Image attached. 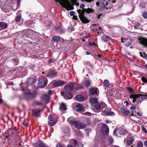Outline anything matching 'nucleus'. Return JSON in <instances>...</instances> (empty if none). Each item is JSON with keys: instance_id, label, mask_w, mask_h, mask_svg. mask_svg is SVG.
I'll list each match as a JSON object with an SVG mask.
<instances>
[{"instance_id": "1", "label": "nucleus", "mask_w": 147, "mask_h": 147, "mask_svg": "<svg viewBox=\"0 0 147 147\" xmlns=\"http://www.w3.org/2000/svg\"><path fill=\"white\" fill-rule=\"evenodd\" d=\"M77 11L79 14L80 19L82 22L84 23L89 22V21L87 18L84 16V14L85 12L88 14L92 13V10L91 9L89 8H88L87 9L83 8L82 10L79 9L77 10Z\"/></svg>"}, {"instance_id": "2", "label": "nucleus", "mask_w": 147, "mask_h": 147, "mask_svg": "<svg viewBox=\"0 0 147 147\" xmlns=\"http://www.w3.org/2000/svg\"><path fill=\"white\" fill-rule=\"evenodd\" d=\"M55 1L56 2H59L63 7L68 11L72 10L74 9L68 0H55Z\"/></svg>"}, {"instance_id": "3", "label": "nucleus", "mask_w": 147, "mask_h": 147, "mask_svg": "<svg viewBox=\"0 0 147 147\" xmlns=\"http://www.w3.org/2000/svg\"><path fill=\"white\" fill-rule=\"evenodd\" d=\"M140 95L139 94H131L130 95L129 98L133 99L132 102L133 103L136 102L137 104H138L142 102L141 100L140 99Z\"/></svg>"}, {"instance_id": "4", "label": "nucleus", "mask_w": 147, "mask_h": 147, "mask_svg": "<svg viewBox=\"0 0 147 147\" xmlns=\"http://www.w3.org/2000/svg\"><path fill=\"white\" fill-rule=\"evenodd\" d=\"M47 83V80L46 77H43L40 79L38 84V86L41 88L45 86Z\"/></svg>"}, {"instance_id": "5", "label": "nucleus", "mask_w": 147, "mask_h": 147, "mask_svg": "<svg viewBox=\"0 0 147 147\" xmlns=\"http://www.w3.org/2000/svg\"><path fill=\"white\" fill-rule=\"evenodd\" d=\"M48 124L49 125L53 126L56 123V119L55 117L51 115H50L48 117Z\"/></svg>"}, {"instance_id": "6", "label": "nucleus", "mask_w": 147, "mask_h": 147, "mask_svg": "<svg viewBox=\"0 0 147 147\" xmlns=\"http://www.w3.org/2000/svg\"><path fill=\"white\" fill-rule=\"evenodd\" d=\"M104 105L103 103H101L92 105L91 106V108L94 111L98 112L101 111V106L102 105Z\"/></svg>"}, {"instance_id": "7", "label": "nucleus", "mask_w": 147, "mask_h": 147, "mask_svg": "<svg viewBox=\"0 0 147 147\" xmlns=\"http://www.w3.org/2000/svg\"><path fill=\"white\" fill-rule=\"evenodd\" d=\"M101 131L103 135H107L109 131V128L108 126L105 123H102Z\"/></svg>"}, {"instance_id": "8", "label": "nucleus", "mask_w": 147, "mask_h": 147, "mask_svg": "<svg viewBox=\"0 0 147 147\" xmlns=\"http://www.w3.org/2000/svg\"><path fill=\"white\" fill-rule=\"evenodd\" d=\"M75 127L77 129H82L85 128L86 127V124L82 123L81 122L78 121H76L74 123V125Z\"/></svg>"}, {"instance_id": "9", "label": "nucleus", "mask_w": 147, "mask_h": 147, "mask_svg": "<svg viewBox=\"0 0 147 147\" xmlns=\"http://www.w3.org/2000/svg\"><path fill=\"white\" fill-rule=\"evenodd\" d=\"M139 43L145 47H147V38L139 37L138 38Z\"/></svg>"}, {"instance_id": "10", "label": "nucleus", "mask_w": 147, "mask_h": 147, "mask_svg": "<svg viewBox=\"0 0 147 147\" xmlns=\"http://www.w3.org/2000/svg\"><path fill=\"white\" fill-rule=\"evenodd\" d=\"M98 2L96 3L97 6H100L102 8L105 7V5H107V1L106 0H97Z\"/></svg>"}, {"instance_id": "11", "label": "nucleus", "mask_w": 147, "mask_h": 147, "mask_svg": "<svg viewBox=\"0 0 147 147\" xmlns=\"http://www.w3.org/2000/svg\"><path fill=\"white\" fill-rule=\"evenodd\" d=\"M75 84L71 83L65 86L64 88L68 91H72L74 88Z\"/></svg>"}, {"instance_id": "12", "label": "nucleus", "mask_w": 147, "mask_h": 147, "mask_svg": "<svg viewBox=\"0 0 147 147\" xmlns=\"http://www.w3.org/2000/svg\"><path fill=\"white\" fill-rule=\"evenodd\" d=\"M113 140L112 138L110 136H108L105 139V143L106 145H109L112 144Z\"/></svg>"}, {"instance_id": "13", "label": "nucleus", "mask_w": 147, "mask_h": 147, "mask_svg": "<svg viewBox=\"0 0 147 147\" xmlns=\"http://www.w3.org/2000/svg\"><path fill=\"white\" fill-rule=\"evenodd\" d=\"M65 84L64 82L63 81L59 80L54 82L53 84V86L57 87Z\"/></svg>"}, {"instance_id": "14", "label": "nucleus", "mask_w": 147, "mask_h": 147, "mask_svg": "<svg viewBox=\"0 0 147 147\" xmlns=\"http://www.w3.org/2000/svg\"><path fill=\"white\" fill-rule=\"evenodd\" d=\"M42 111L41 110H32V114L34 116L36 117H40V112Z\"/></svg>"}, {"instance_id": "15", "label": "nucleus", "mask_w": 147, "mask_h": 147, "mask_svg": "<svg viewBox=\"0 0 147 147\" xmlns=\"http://www.w3.org/2000/svg\"><path fill=\"white\" fill-rule=\"evenodd\" d=\"M57 73L53 70L51 71L47 75V76L50 78H53L57 76Z\"/></svg>"}, {"instance_id": "16", "label": "nucleus", "mask_w": 147, "mask_h": 147, "mask_svg": "<svg viewBox=\"0 0 147 147\" xmlns=\"http://www.w3.org/2000/svg\"><path fill=\"white\" fill-rule=\"evenodd\" d=\"M61 95L64 96L65 97H66L67 98L71 99L72 98V94L68 92H63L61 93Z\"/></svg>"}, {"instance_id": "17", "label": "nucleus", "mask_w": 147, "mask_h": 147, "mask_svg": "<svg viewBox=\"0 0 147 147\" xmlns=\"http://www.w3.org/2000/svg\"><path fill=\"white\" fill-rule=\"evenodd\" d=\"M121 42L123 43L125 45L127 46H129L132 43V41L130 39H126L124 41L121 40Z\"/></svg>"}, {"instance_id": "18", "label": "nucleus", "mask_w": 147, "mask_h": 147, "mask_svg": "<svg viewBox=\"0 0 147 147\" xmlns=\"http://www.w3.org/2000/svg\"><path fill=\"white\" fill-rule=\"evenodd\" d=\"M52 39L54 42H58L61 41L63 39L59 36H53Z\"/></svg>"}, {"instance_id": "19", "label": "nucleus", "mask_w": 147, "mask_h": 147, "mask_svg": "<svg viewBox=\"0 0 147 147\" xmlns=\"http://www.w3.org/2000/svg\"><path fill=\"white\" fill-rule=\"evenodd\" d=\"M97 88H92L89 90V93L92 95H94L97 93Z\"/></svg>"}, {"instance_id": "20", "label": "nucleus", "mask_w": 147, "mask_h": 147, "mask_svg": "<svg viewBox=\"0 0 147 147\" xmlns=\"http://www.w3.org/2000/svg\"><path fill=\"white\" fill-rule=\"evenodd\" d=\"M75 99L79 102H82L84 100V97L81 95H76V96Z\"/></svg>"}, {"instance_id": "21", "label": "nucleus", "mask_w": 147, "mask_h": 147, "mask_svg": "<svg viewBox=\"0 0 147 147\" xmlns=\"http://www.w3.org/2000/svg\"><path fill=\"white\" fill-rule=\"evenodd\" d=\"M71 141H73L75 147H76L77 145H78V147H83L82 144L80 142H77V141L76 140H71Z\"/></svg>"}, {"instance_id": "22", "label": "nucleus", "mask_w": 147, "mask_h": 147, "mask_svg": "<svg viewBox=\"0 0 147 147\" xmlns=\"http://www.w3.org/2000/svg\"><path fill=\"white\" fill-rule=\"evenodd\" d=\"M84 109L83 106L79 103L75 107L76 110L77 111H82Z\"/></svg>"}, {"instance_id": "23", "label": "nucleus", "mask_w": 147, "mask_h": 147, "mask_svg": "<svg viewBox=\"0 0 147 147\" xmlns=\"http://www.w3.org/2000/svg\"><path fill=\"white\" fill-rule=\"evenodd\" d=\"M121 110L122 112L124 115L127 116L129 114V110L126 108H125L123 107L121 108Z\"/></svg>"}, {"instance_id": "24", "label": "nucleus", "mask_w": 147, "mask_h": 147, "mask_svg": "<svg viewBox=\"0 0 147 147\" xmlns=\"http://www.w3.org/2000/svg\"><path fill=\"white\" fill-rule=\"evenodd\" d=\"M8 26L7 24L5 22H0V27L2 30H4L7 28Z\"/></svg>"}, {"instance_id": "25", "label": "nucleus", "mask_w": 147, "mask_h": 147, "mask_svg": "<svg viewBox=\"0 0 147 147\" xmlns=\"http://www.w3.org/2000/svg\"><path fill=\"white\" fill-rule=\"evenodd\" d=\"M67 121L71 124L74 125V123L75 122L74 119L73 117H70L67 120Z\"/></svg>"}, {"instance_id": "26", "label": "nucleus", "mask_w": 147, "mask_h": 147, "mask_svg": "<svg viewBox=\"0 0 147 147\" xmlns=\"http://www.w3.org/2000/svg\"><path fill=\"white\" fill-rule=\"evenodd\" d=\"M42 98L46 102H48V101L50 98L49 96L47 94H44Z\"/></svg>"}, {"instance_id": "27", "label": "nucleus", "mask_w": 147, "mask_h": 147, "mask_svg": "<svg viewBox=\"0 0 147 147\" xmlns=\"http://www.w3.org/2000/svg\"><path fill=\"white\" fill-rule=\"evenodd\" d=\"M134 141V140L132 138H129L127 140V145L131 144Z\"/></svg>"}, {"instance_id": "28", "label": "nucleus", "mask_w": 147, "mask_h": 147, "mask_svg": "<svg viewBox=\"0 0 147 147\" xmlns=\"http://www.w3.org/2000/svg\"><path fill=\"white\" fill-rule=\"evenodd\" d=\"M67 107L66 105L64 104H62L59 107V109L61 111H65L66 110Z\"/></svg>"}, {"instance_id": "29", "label": "nucleus", "mask_w": 147, "mask_h": 147, "mask_svg": "<svg viewBox=\"0 0 147 147\" xmlns=\"http://www.w3.org/2000/svg\"><path fill=\"white\" fill-rule=\"evenodd\" d=\"M90 102L92 104L96 103L97 102V100L95 98H90Z\"/></svg>"}, {"instance_id": "30", "label": "nucleus", "mask_w": 147, "mask_h": 147, "mask_svg": "<svg viewBox=\"0 0 147 147\" xmlns=\"http://www.w3.org/2000/svg\"><path fill=\"white\" fill-rule=\"evenodd\" d=\"M119 134L121 135H124L127 133V131L124 128L121 129L119 131Z\"/></svg>"}, {"instance_id": "31", "label": "nucleus", "mask_w": 147, "mask_h": 147, "mask_svg": "<svg viewBox=\"0 0 147 147\" xmlns=\"http://www.w3.org/2000/svg\"><path fill=\"white\" fill-rule=\"evenodd\" d=\"M34 80V79L33 78H31L28 80L27 82L29 85H30L33 83Z\"/></svg>"}, {"instance_id": "32", "label": "nucleus", "mask_w": 147, "mask_h": 147, "mask_svg": "<svg viewBox=\"0 0 147 147\" xmlns=\"http://www.w3.org/2000/svg\"><path fill=\"white\" fill-rule=\"evenodd\" d=\"M110 38L107 36H104L102 37V40L104 42H107L110 39Z\"/></svg>"}, {"instance_id": "33", "label": "nucleus", "mask_w": 147, "mask_h": 147, "mask_svg": "<svg viewBox=\"0 0 147 147\" xmlns=\"http://www.w3.org/2000/svg\"><path fill=\"white\" fill-rule=\"evenodd\" d=\"M103 84L105 86L107 87L109 86V82L107 80H105L104 81Z\"/></svg>"}, {"instance_id": "34", "label": "nucleus", "mask_w": 147, "mask_h": 147, "mask_svg": "<svg viewBox=\"0 0 147 147\" xmlns=\"http://www.w3.org/2000/svg\"><path fill=\"white\" fill-rule=\"evenodd\" d=\"M140 95V99L141 100V101L147 98V95L145 94H139Z\"/></svg>"}, {"instance_id": "35", "label": "nucleus", "mask_w": 147, "mask_h": 147, "mask_svg": "<svg viewBox=\"0 0 147 147\" xmlns=\"http://www.w3.org/2000/svg\"><path fill=\"white\" fill-rule=\"evenodd\" d=\"M85 86L86 87H88L90 86V82L88 80L85 81L84 82Z\"/></svg>"}, {"instance_id": "36", "label": "nucleus", "mask_w": 147, "mask_h": 147, "mask_svg": "<svg viewBox=\"0 0 147 147\" xmlns=\"http://www.w3.org/2000/svg\"><path fill=\"white\" fill-rule=\"evenodd\" d=\"M11 132V133L10 135H13L14 133H16V130L15 129H13L12 128H10L9 130V132Z\"/></svg>"}, {"instance_id": "37", "label": "nucleus", "mask_w": 147, "mask_h": 147, "mask_svg": "<svg viewBox=\"0 0 147 147\" xmlns=\"http://www.w3.org/2000/svg\"><path fill=\"white\" fill-rule=\"evenodd\" d=\"M56 30H57L58 32H59L61 33L64 32L65 31L63 28L59 27L57 28H56Z\"/></svg>"}, {"instance_id": "38", "label": "nucleus", "mask_w": 147, "mask_h": 147, "mask_svg": "<svg viewBox=\"0 0 147 147\" xmlns=\"http://www.w3.org/2000/svg\"><path fill=\"white\" fill-rule=\"evenodd\" d=\"M140 24L139 23H138L134 26V28L136 29H139L140 28Z\"/></svg>"}, {"instance_id": "39", "label": "nucleus", "mask_w": 147, "mask_h": 147, "mask_svg": "<svg viewBox=\"0 0 147 147\" xmlns=\"http://www.w3.org/2000/svg\"><path fill=\"white\" fill-rule=\"evenodd\" d=\"M115 115L114 112L113 111H108L107 115V116H113Z\"/></svg>"}, {"instance_id": "40", "label": "nucleus", "mask_w": 147, "mask_h": 147, "mask_svg": "<svg viewBox=\"0 0 147 147\" xmlns=\"http://www.w3.org/2000/svg\"><path fill=\"white\" fill-rule=\"evenodd\" d=\"M127 89L130 93H134V91L133 89L131 87H128L127 88Z\"/></svg>"}, {"instance_id": "41", "label": "nucleus", "mask_w": 147, "mask_h": 147, "mask_svg": "<svg viewBox=\"0 0 147 147\" xmlns=\"http://www.w3.org/2000/svg\"><path fill=\"white\" fill-rule=\"evenodd\" d=\"M108 111L106 110H104L102 112V115H107Z\"/></svg>"}, {"instance_id": "42", "label": "nucleus", "mask_w": 147, "mask_h": 147, "mask_svg": "<svg viewBox=\"0 0 147 147\" xmlns=\"http://www.w3.org/2000/svg\"><path fill=\"white\" fill-rule=\"evenodd\" d=\"M21 17L20 16H17L15 18V21L17 22H19L21 20Z\"/></svg>"}, {"instance_id": "43", "label": "nucleus", "mask_w": 147, "mask_h": 147, "mask_svg": "<svg viewBox=\"0 0 147 147\" xmlns=\"http://www.w3.org/2000/svg\"><path fill=\"white\" fill-rule=\"evenodd\" d=\"M82 88V86L81 84H78L77 85V86L75 88V89L76 90H78L81 88Z\"/></svg>"}, {"instance_id": "44", "label": "nucleus", "mask_w": 147, "mask_h": 147, "mask_svg": "<svg viewBox=\"0 0 147 147\" xmlns=\"http://www.w3.org/2000/svg\"><path fill=\"white\" fill-rule=\"evenodd\" d=\"M140 55L142 57H143V58H145L146 57V53L144 52H143V53H142L141 52H140Z\"/></svg>"}, {"instance_id": "45", "label": "nucleus", "mask_w": 147, "mask_h": 147, "mask_svg": "<svg viewBox=\"0 0 147 147\" xmlns=\"http://www.w3.org/2000/svg\"><path fill=\"white\" fill-rule=\"evenodd\" d=\"M143 17L144 18H147V12L146 11H144L142 13Z\"/></svg>"}, {"instance_id": "46", "label": "nucleus", "mask_w": 147, "mask_h": 147, "mask_svg": "<svg viewBox=\"0 0 147 147\" xmlns=\"http://www.w3.org/2000/svg\"><path fill=\"white\" fill-rule=\"evenodd\" d=\"M143 145V144L142 142H139L138 143L137 147H142Z\"/></svg>"}, {"instance_id": "47", "label": "nucleus", "mask_w": 147, "mask_h": 147, "mask_svg": "<svg viewBox=\"0 0 147 147\" xmlns=\"http://www.w3.org/2000/svg\"><path fill=\"white\" fill-rule=\"evenodd\" d=\"M141 80L143 82L147 83V79L146 78L144 77H142L141 78Z\"/></svg>"}, {"instance_id": "48", "label": "nucleus", "mask_w": 147, "mask_h": 147, "mask_svg": "<svg viewBox=\"0 0 147 147\" xmlns=\"http://www.w3.org/2000/svg\"><path fill=\"white\" fill-rule=\"evenodd\" d=\"M77 1V0H71V3L73 5H75Z\"/></svg>"}, {"instance_id": "49", "label": "nucleus", "mask_w": 147, "mask_h": 147, "mask_svg": "<svg viewBox=\"0 0 147 147\" xmlns=\"http://www.w3.org/2000/svg\"><path fill=\"white\" fill-rule=\"evenodd\" d=\"M142 129L143 130V131H144L145 133H146L147 132L146 129L144 127L142 126Z\"/></svg>"}, {"instance_id": "50", "label": "nucleus", "mask_w": 147, "mask_h": 147, "mask_svg": "<svg viewBox=\"0 0 147 147\" xmlns=\"http://www.w3.org/2000/svg\"><path fill=\"white\" fill-rule=\"evenodd\" d=\"M136 108V106L132 105L130 107V109L131 110H133L135 109Z\"/></svg>"}, {"instance_id": "51", "label": "nucleus", "mask_w": 147, "mask_h": 147, "mask_svg": "<svg viewBox=\"0 0 147 147\" xmlns=\"http://www.w3.org/2000/svg\"><path fill=\"white\" fill-rule=\"evenodd\" d=\"M56 147H64V146L63 145L58 143L57 144Z\"/></svg>"}, {"instance_id": "52", "label": "nucleus", "mask_w": 147, "mask_h": 147, "mask_svg": "<svg viewBox=\"0 0 147 147\" xmlns=\"http://www.w3.org/2000/svg\"><path fill=\"white\" fill-rule=\"evenodd\" d=\"M53 93L51 90H49L48 91V95L49 96L52 94Z\"/></svg>"}, {"instance_id": "53", "label": "nucleus", "mask_w": 147, "mask_h": 147, "mask_svg": "<svg viewBox=\"0 0 147 147\" xmlns=\"http://www.w3.org/2000/svg\"><path fill=\"white\" fill-rule=\"evenodd\" d=\"M84 114L86 115L90 116L91 115V114L90 113L88 112H87L85 113Z\"/></svg>"}, {"instance_id": "54", "label": "nucleus", "mask_w": 147, "mask_h": 147, "mask_svg": "<svg viewBox=\"0 0 147 147\" xmlns=\"http://www.w3.org/2000/svg\"><path fill=\"white\" fill-rule=\"evenodd\" d=\"M69 13L70 16H74V13L73 11H70Z\"/></svg>"}, {"instance_id": "55", "label": "nucleus", "mask_w": 147, "mask_h": 147, "mask_svg": "<svg viewBox=\"0 0 147 147\" xmlns=\"http://www.w3.org/2000/svg\"><path fill=\"white\" fill-rule=\"evenodd\" d=\"M85 7V5L84 4H82L80 6V7L81 9H83Z\"/></svg>"}, {"instance_id": "56", "label": "nucleus", "mask_w": 147, "mask_h": 147, "mask_svg": "<svg viewBox=\"0 0 147 147\" xmlns=\"http://www.w3.org/2000/svg\"><path fill=\"white\" fill-rule=\"evenodd\" d=\"M36 104L38 105H42V103L41 102H36Z\"/></svg>"}, {"instance_id": "57", "label": "nucleus", "mask_w": 147, "mask_h": 147, "mask_svg": "<svg viewBox=\"0 0 147 147\" xmlns=\"http://www.w3.org/2000/svg\"><path fill=\"white\" fill-rule=\"evenodd\" d=\"M73 19L75 20H77L78 19V18L76 16H74L73 17Z\"/></svg>"}, {"instance_id": "58", "label": "nucleus", "mask_w": 147, "mask_h": 147, "mask_svg": "<svg viewBox=\"0 0 147 147\" xmlns=\"http://www.w3.org/2000/svg\"><path fill=\"white\" fill-rule=\"evenodd\" d=\"M124 104H125L126 105H128L129 103L126 100L124 102Z\"/></svg>"}, {"instance_id": "59", "label": "nucleus", "mask_w": 147, "mask_h": 147, "mask_svg": "<svg viewBox=\"0 0 147 147\" xmlns=\"http://www.w3.org/2000/svg\"><path fill=\"white\" fill-rule=\"evenodd\" d=\"M117 130V129H115L114 130V131H113V133H114L115 134V135H117V134L116 133V131Z\"/></svg>"}, {"instance_id": "60", "label": "nucleus", "mask_w": 147, "mask_h": 147, "mask_svg": "<svg viewBox=\"0 0 147 147\" xmlns=\"http://www.w3.org/2000/svg\"><path fill=\"white\" fill-rule=\"evenodd\" d=\"M144 144L147 147V140L144 141Z\"/></svg>"}, {"instance_id": "61", "label": "nucleus", "mask_w": 147, "mask_h": 147, "mask_svg": "<svg viewBox=\"0 0 147 147\" xmlns=\"http://www.w3.org/2000/svg\"><path fill=\"white\" fill-rule=\"evenodd\" d=\"M10 136V134L9 133V134L7 136H6L5 137V139L7 138L9 136Z\"/></svg>"}, {"instance_id": "62", "label": "nucleus", "mask_w": 147, "mask_h": 147, "mask_svg": "<svg viewBox=\"0 0 147 147\" xmlns=\"http://www.w3.org/2000/svg\"><path fill=\"white\" fill-rule=\"evenodd\" d=\"M67 147H73L72 145L69 144L67 145Z\"/></svg>"}, {"instance_id": "63", "label": "nucleus", "mask_w": 147, "mask_h": 147, "mask_svg": "<svg viewBox=\"0 0 147 147\" xmlns=\"http://www.w3.org/2000/svg\"><path fill=\"white\" fill-rule=\"evenodd\" d=\"M23 125L25 126H28V124L27 123H25L23 124Z\"/></svg>"}, {"instance_id": "64", "label": "nucleus", "mask_w": 147, "mask_h": 147, "mask_svg": "<svg viewBox=\"0 0 147 147\" xmlns=\"http://www.w3.org/2000/svg\"><path fill=\"white\" fill-rule=\"evenodd\" d=\"M89 45L90 46H91L92 45V43L90 42H89Z\"/></svg>"}]
</instances>
